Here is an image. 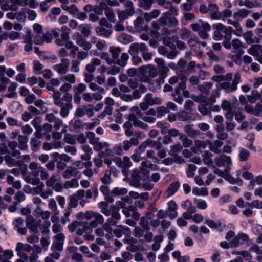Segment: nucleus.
Instances as JSON below:
<instances>
[{"label": "nucleus", "mask_w": 262, "mask_h": 262, "mask_svg": "<svg viewBox=\"0 0 262 262\" xmlns=\"http://www.w3.org/2000/svg\"><path fill=\"white\" fill-rule=\"evenodd\" d=\"M76 217L78 220H92L90 223L93 228H96L98 225L102 224L104 221V219L101 214L93 211L79 212L77 214Z\"/></svg>", "instance_id": "obj_1"}, {"label": "nucleus", "mask_w": 262, "mask_h": 262, "mask_svg": "<svg viewBox=\"0 0 262 262\" xmlns=\"http://www.w3.org/2000/svg\"><path fill=\"white\" fill-rule=\"evenodd\" d=\"M241 81V74L239 73H236L234 75L232 82L223 81L219 84L218 88L224 90L227 94L232 93L237 90V85Z\"/></svg>", "instance_id": "obj_2"}, {"label": "nucleus", "mask_w": 262, "mask_h": 262, "mask_svg": "<svg viewBox=\"0 0 262 262\" xmlns=\"http://www.w3.org/2000/svg\"><path fill=\"white\" fill-rule=\"evenodd\" d=\"M191 27L194 31H198L199 36L203 39L207 38L208 32L211 30V26L208 23L199 22L191 24Z\"/></svg>", "instance_id": "obj_3"}, {"label": "nucleus", "mask_w": 262, "mask_h": 262, "mask_svg": "<svg viewBox=\"0 0 262 262\" xmlns=\"http://www.w3.org/2000/svg\"><path fill=\"white\" fill-rule=\"evenodd\" d=\"M128 118V121L125 122L123 124V127L125 129L131 128L133 125L143 129L148 128V125L146 123L138 120L137 117L133 114H129Z\"/></svg>", "instance_id": "obj_4"}, {"label": "nucleus", "mask_w": 262, "mask_h": 262, "mask_svg": "<svg viewBox=\"0 0 262 262\" xmlns=\"http://www.w3.org/2000/svg\"><path fill=\"white\" fill-rule=\"evenodd\" d=\"M32 249V247L30 245L18 242L17 243L15 251L18 256L27 259L28 256L25 252L30 251Z\"/></svg>", "instance_id": "obj_5"}, {"label": "nucleus", "mask_w": 262, "mask_h": 262, "mask_svg": "<svg viewBox=\"0 0 262 262\" xmlns=\"http://www.w3.org/2000/svg\"><path fill=\"white\" fill-rule=\"evenodd\" d=\"M66 236L62 233H59L54 237V241L52 245L53 250L62 251L63 250Z\"/></svg>", "instance_id": "obj_6"}, {"label": "nucleus", "mask_w": 262, "mask_h": 262, "mask_svg": "<svg viewBox=\"0 0 262 262\" xmlns=\"http://www.w3.org/2000/svg\"><path fill=\"white\" fill-rule=\"evenodd\" d=\"M70 61L67 58H62L61 62L53 66V70L59 74H66L69 68Z\"/></svg>", "instance_id": "obj_7"}, {"label": "nucleus", "mask_w": 262, "mask_h": 262, "mask_svg": "<svg viewBox=\"0 0 262 262\" xmlns=\"http://www.w3.org/2000/svg\"><path fill=\"white\" fill-rule=\"evenodd\" d=\"M52 39V35L49 32L36 34L34 38V42L37 45H42L45 42H50Z\"/></svg>", "instance_id": "obj_8"}, {"label": "nucleus", "mask_w": 262, "mask_h": 262, "mask_svg": "<svg viewBox=\"0 0 262 262\" xmlns=\"http://www.w3.org/2000/svg\"><path fill=\"white\" fill-rule=\"evenodd\" d=\"M73 38L76 39L77 45L82 47L84 50L89 51L92 48L91 43L83 38L79 33H74Z\"/></svg>", "instance_id": "obj_9"}, {"label": "nucleus", "mask_w": 262, "mask_h": 262, "mask_svg": "<svg viewBox=\"0 0 262 262\" xmlns=\"http://www.w3.org/2000/svg\"><path fill=\"white\" fill-rule=\"evenodd\" d=\"M145 50H147V47L144 43L137 42L130 45L128 52L131 55H137Z\"/></svg>", "instance_id": "obj_10"}, {"label": "nucleus", "mask_w": 262, "mask_h": 262, "mask_svg": "<svg viewBox=\"0 0 262 262\" xmlns=\"http://www.w3.org/2000/svg\"><path fill=\"white\" fill-rule=\"evenodd\" d=\"M12 224L14 226V229L19 234L25 235L27 234V229L26 227H23L24 220L21 217H18L14 219Z\"/></svg>", "instance_id": "obj_11"}, {"label": "nucleus", "mask_w": 262, "mask_h": 262, "mask_svg": "<svg viewBox=\"0 0 262 262\" xmlns=\"http://www.w3.org/2000/svg\"><path fill=\"white\" fill-rule=\"evenodd\" d=\"M114 234L118 238H121L123 235L126 236H129L131 235V230L128 227L119 225L117 226V228L113 231Z\"/></svg>", "instance_id": "obj_12"}, {"label": "nucleus", "mask_w": 262, "mask_h": 262, "mask_svg": "<svg viewBox=\"0 0 262 262\" xmlns=\"http://www.w3.org/2000/svg\"><path fill=\"white\" fill-rule=\"evenodd\" d=\"M95 150L97 151H101L102 152L100 154L105 155L108 156H113L114 152L113 150H112L110 149L109 144L107 142L102 143L101 144H98L96 146Z\"/></svg>", "instance_id": "obj_13"}, {"label": "nucleus", "mask_w": 262, "mask_h": 262, "mask_svg": "<svg viewBox=\"0 0 262 262\" xmlns=\"http://www.w3.org/2000/svg\"><path fill=\"white\" fill-rule=\"evenodd\" d=\"M155 61L158 65V68L159 69L162 78L166 77V74L169 71V67L165 64L163 59L156 58L155 59Z\"/></svg>", "instance_id": "obj_14"}, {"label": "nucleus", "mask_w": 262, "mask_h": 262, "mask_svg": "<svg viewBox=\"0 0 262 262\" xmlns=\"http://www.w3.org/2000/svg\"><path fill=\"white\" fill-rule=\"evenodd\" d=\"M168 209L166 214L170 218L174 219L178 215V206L176 203L173 201H170L168 203Z\"/></svg>", "instance_id": "obj_15"}, {"label": "nucleus", "mask_w": 262, "mask_h": 262, "mask_svg": "<svg viewBox=\"0 0 262 262\" xmlns=\"http://www.w3.org/2000/svg\"><path fill=\"white\" fill-rule=\"evenodd\" d=\"M41 220L36 221L33 217H31L28 220L26 226L33 233H37L38 232V228L41 225Z\"/></svg>", "instance_id": "obj_16"}, {"label": "nucleus", "mask_w": 262, "mask_h": 262, "mask_svg": "<svg viewBox=\"0 0 262 262\" xmlns=\"http://www.w3.org/2000/svg\"><path fill=\"white\" fill-rule=\"evenodd\" d=\"M245 110L248 113H251L255 116H259L262 113V104L257 103L254 107L250 104H246L245 106Z\"/></svg>", "instance_id": "obj_17"}, {"label": "nucleus", "mask_w": 262, "mask_h": 262, "mask_svg": "<svg viewBox=\"0 0 262 262\" xmlns=\"http://www.w3.org/2000/svg\"><path fill=\"white\" fill-rule=\"evenodd\" d=\"M208 11L212 19L219 20L222 18V13L219 11V8L216 4H211L208 6Z\"/></svg>", "instance_id": "obj_18"}, {"label": "nucleus", "mask_w": 262, "mask_h": 262, "mask_svg": "<svg viewBox=\"0 0 262 262\" xmlns=\"http://www.w3.org/2000/svg\"><path fill=\"white\" fill-rule=\"evenodd\" d=\"M234 30L233 28L231 27H229L228 28L226 27L225 29V36L224 37V40L222 42L223 46L224 47L228 50L231 49V44L230 40L231 38V34L233 32Z\"/></svg>", "instance_id": "obj_19"}, {"label": "nucleus", "mask_w": 262, "mask_h": 262, "mask_svg": "<svg viewBox=\"0 0 262 262\" xmlns=\"http://www.w3.org/2000/svg\"><path fill=\"white\" fill-rule=\"evenodd\" d=\"M83 224L81 226L82 228H78L76 230V234L79 236L82 235L84 233L91 234L93 232V228H94L91 223L89 222H83Z\"/></svg>", "instance_id": "obj_20"}, {"label": "nucleus", "mask_w": 262, "mask_h": 262, "mask_svg": "<svg viewBox=\"0 0 262 262\" xmlns=\"http://www.w3.org/2000/svg\"><path fill=\"white\" fill-rule=\"evenodd\" d=\"M141 177L139 170L137 169H134L132 173L130 184L132 186L139 187L140 185Z\"/></svg>", "instance_id": "obj_21"}, {"label": "nucleus", "mask_w": 262, "mask_h": 262, "mask_svg": "<svg viewBox=\"0 0 262 262\" xmlns=\"http://www.w3.org/2000/svg\"><path fill=\"white\" fill-rule=\"evenodd\" d=\"M214 162L219 167L225 166L226 164H230L232 162L230 157L225 155H222L214 159Z\"/></svg>", "instance_id": "obj_22"}, {"label": "nucleus", "mask_w": 262, "mask_h": 262, "mask_svg": "<svg viewBox=\"0 0 262 262\" xmlns=\"http://www.w3.org/2000/svg\"><path fill=\"white\" fill-rule=\"evenodd\" d=\"M231 48L232 47V51L234 53L241 54L243 52V45L242 42L238 39L235 38L232 40Z\"/></svg>", "instance_id": "obj_23"}, {"label": "nucleus", "mask_w": 262, "mask_h": 262, "mask_svg": "<svg viewBox=\"0 0 262 262\" xmlns=\"http://www.w3.org/2000/svg\"><path fill=\"white\" fill-rule=\"evenodd\" d=\"M167 17L168 13H164L163 16L161 17L156 22H154L152 23V27L156 31L159 30L161 27H164L167 25Z\"/></svg>", "instance_id": "obj_24"}, {"label": "nucleus", "mask_w": 262, "mask_h": 262, "mask_svg": "<svg viewBox=\"0 0 262 262\" xmlns=\"http://www.w3.org/2000/svg\"><path fill=\"white\" fill-rule=\"evenodd\" d=\"M206 146L205 142L196 140L194 141V145L192 147L191 150L195 154H201L202 152V150L206 148Z\"/></svg>", "instance_id": "obj_25"}, {"label": "nucleus", "mask_w": 262, "mask_h": 262, "mask_svg": "<svg viewBox=\"0 0 262 262\" xmlns=\"http://www.w3.org/2000/svg\"><path fill=\"white\" fill-rule=\"evenodd\" d=\"M135 12L134 8H129L126 9L125 11H119L118 13L119 19L120 21H123L128 18V16H132Z\"/></svg>", "instance_id": "obj_26"}, {"label": "nucleus", "mask_w": 262, "mask_h": 262, "mask_svg": "<svg viewBox=\"0 0 262 262\" xmlns=\"http://www.w3.org/2000/svg\"><path fill=\"white\" fill-rule=\"evenodd\" d=\"M144 100L150 105L160 104L162 103V100L160 97H154L152 94L150 93L146 95Z\"/></svg>", "instance_id": "obj_27"}, {"label": "nucleus", "mask_w": 262, "mask_h": 262, "mask_svg": "<svg viewBox=\"0 0 262 262\" xmlns=\"http://www.w3.org/2000/svg\"><path fill=\"white\" fill-rule=\"evenodd\" d=\"M193 124L187 125L184 126V130L187 135L191 138H195L200 134L199 130L193 128Z\"/></svg>", "instance_id": "obj_28"}, {"label": "nucleus", "mask_w": 262, "mask_h": 262, "mask_svg": "<svg viewBox=\"0 0 262 262\" xmlns=\"http://www.w3.org/2000/svg\"><path fill=\"white\" fill-rule=\"evenodd\" d=\"M248 53L256 58L262 54V47L259 45H253L248 49Z\"/></svg>", "instance_id": "obj_29"}, {"label": "nucleus", "mask_w": 262, "mask_h": 262, "mask_svg": "<svg viewBox=\"0 0 262 262\" xmlns=\"http://www.w3.org/2000/svg\"><path fill=\"white\" fill-rule=\"evenodd\" d=\"M29 168L31 171V175L33 177L36 178L39 176L40 170L42 167L38 166V164L36 162H32L30 163Z\"/></svg>", "instance_id": "obj_30"}, {"label": "nucleus", "mask_w": 262, "mask_h": 262, "mask_svg": "<svg viewBox=\"0 0 262 262\" xmlns=\"http://www.w3.org/2000/svg\"><path fill=\"white\" fill-rule=\"evenodd\" d=\"M180 187V183L178 182H172L169 187L167 188V191L165 193V195L166 197H170L174 194L176 191L178 190Z\"/></svg>", "instance_id": "obj_31"}, {"label": "nucleus", "mask_w": 262, "mask_h": 262, "mask_svg": "<svg viewBox=\"0 0 262 262\" xmlns=\"http://www.w3.org/2000/svg\"><path fill=\"white\" fill-rule=\"evenodd\" d=\"M224 178L232 184H237L241 186L243 184L242 180L240 178H234L227 171L224 174Z\"/></svg>", "instance_id": "obj_32"}, {"label": "nucleus", "mask_w": 262, "mask_h": 262, "mask_svg": "<svg viewBox=\"0 0 262 262\" xmlns=\"http://www.w3.org/2000/svg\"><path fill=\"white\" fill-rule=\"evenodd\" d=\"M86 136L89 140L90 144L93 145L94 149L95 150L96 146L98 144H101L102 142L99 141V139L97 138L95 134L91 132H89L86 133Z\"/></svg>", "instance_id": "obj_33"}, {"label": "nucleus", "mask_w": 262, "mask_h": 262, "mask_svg": "<svg viewBox=\"0 0 262 262\" xmlns=\"http://www.w3.org/2000/svg\"><path fill=\"white\" fill-rule=\"evenodd\" d=\"M181 206L190 213H194L196 212V207L193 205L192 203L189 200L183 201Z\"/></svg>", "instance_id": "obj_34"}, {"label": "nucleus", "mask_w": 262, "mask_h": 262, "mask_svg": "<svg viewBox=\"0 0 262 262\" xmlns=\"http://www.w3.org/2000/svg\"><path fill=\"white\" fill-rule=\"evenodd\" d=\"M18 147L21 150H26L28 147V138L27 136L21 135L17 139Z\"/></svg>", "instance_id": "obj_35"}, {"label": "nucleus", "mask_w": 262, "mask_h": 262, "mask_svg": "<svg viewBox=\"0 0 262 262\" xmlns=\"http://www.w3.org/2000/svg\"><path fill=\"white\" fill-rule=\"evenodd\" d=\"M212 87V83L209 82H206L203 83L202 84H199L198 88L201 93L208 95L209 94L210 90Z\"/></svg>", "instance_id": "obj_36"}, {"label": "nucleus", "mask_w": 262, "mask_h": 262, "mask_svg": "<svg viewBox=\"0 0 262 262\" xmlns=\"http://www.w3.org/2000/svg\"><path fill=\"white\" fill-rule=\"evenodd\" d=\"M14 255L13 252L11 250H5L3 254L0 255V262H11L10 259Z\"/></svg>", "instance_id": "obj_37"}, {"label": "nucleus", "mask_w": 262, "mask_h": 262, "mask_svg": "<svg viewBox=\"0 0 262 262\" xmlns=\"http://www.w3.org/2000/svg\"><path fill=\"white\" fill-rule=\"evenodd\" d=\"M59 79L62 82H67L71 84H74L76 81V76L71 73L61 76Z\"/></svg>", "instance_id": "obj_38"}, {"label": "nucleus", "mask_w": 262, "mask_h": 262, "mask_svg": "<svg viewBox=\"0 0 262 262\" xmlns=\"http://www.w3.org/2000/svg\"><path fill=\"white\" fill-rule=\"evenodd\" d=\"M60 107V114L62 117L66 118L69 115L70 110L72 108L73 105L72 103H66L64 104H63V103H62V105Z\"/></svg>", "instance_id": "obj_39"}, {"label": "nucleus", "mask_w": 262, "mask_h": 262, "mask_svg": "<svg viewBox=\"0 0 262 262\" xmlns=\"http://www.w3.org/2000/svg\"><path fill=\"white\" fill-rule=\"evenodd\" d=\"M79 172L73 168L72 166L69 167L62 174L63 178L69 179L72 177H76L79 174Z\"/></svg>", "instance_id": "obj_40"}, {"label": "nucleus", "mask_w": 262, "mask_h": 262, "mask_svg": "<svg viewBox=\"0 0 262 262\" xmlns=\"http://www.w3.org/2000/svg\"><path fill=\"white\" fill-rule=\"evenodd\" d=\"M249 12L245 9H242L234 13L233 17L236 20L239 21L246 18L249 15Z\"/></svg>", "instance_id": "obj_41"}, {"label": "nucleus", "mask_w": 262, "mask_h": 262, "mask_svg": "<svg viewBox=\"0 0 262 262\" xmlns=\"http://www.w3.org/2000/svg\"><path fill=\"white\" fill-rule=\"evenodd\" d=\"M223 144V142L220 140H215L214 142L209 144V148L213 152L219 154L221 152L220 147Z\"/></svg>", "instance_id": "obj_42"}, {"label": "nucleus", "mask_w": 262, "mask_h": 262, "mask_svg": "<svg viewBox=\"0 0 262 262\" xmlns=\"http://www.w3.org/2000/svg\"><path fill=\"white\" fill-rule=\"evenodd\" d=\"M7 182L8 184L12 185L14 188L17 189H20L21 188V183L20 181L14 180L13 176L9 175L7 177Z\"/></svg>", "instance_id": "obj_43"}, {"label": "nucleus", "mask_w": 262, "mask_h": 262, "mask_svg": "<svg viewBox=\"0 0 262 262\" xmlns=\"http://www.w3.org/2000/svg\"><path fill=\"white\" fill-rule=\"evenodd\" d=\"M146 66H143L140 67L139 68L140 77L143 82H149L150 79H149V75L147 71H146Z\"/></svg>", "instance_id": "obj_44"}, {"label": "nucleus", "mask_w": 262, "mask_h": 262, "mask_svg": "<svg viewBox=\"0 0 262 262\" xmlns=\"http://www.w3.org/2000/svg\"><path fill=\"white\" fill-rule=\"evenodd\" d=\"M144 20V18L142 16H139L137 18L135 26V28L138 31L141 32L147 28V26H145L144 27L143 26Z\"/></svg>", "instance_id": "obj_45"}, {"label": "nucleus", "mask_w": 262, "mask_h": 262, "mask_svg": "<svg viewBox=\"0 0 262 262\" xmlns=\"http://www.w3.org/2000/svg\"><path fill=\"white\" fill-rule=\"evenodd\" d=\"M26 181L28 183L32 184L33 185H36L38 186L37 189H43L44 188V184L42 182H41L39 179L38 177L35 178V179H30V178H25Z\"/></svg>", "instance_id": "obj_46"}, {"label": "nucleus", "mask_w": 262, "mask_h": 262, "mask_svg": "<svg viewBox=\"0 0 262 262\" xmlns=\"http://www.w3.org/2000/svg\"><path fill=\"white\" fill-rule=\"evenodd\" d=\"M144 151V149L140 145L138 146L135 149L134 154L132 156V158L134 161L136 162H139L141 160V154Z\"/></svg>", "instance_id": "obj_47"}, {"label": "nucleus", "mask_w": 262, "mask_h": 262, "mask_svg": "<svg viewBox=\"0 0 262 262\" xmlns=\"http://www.w3.org/2000/svg\"><path fill=\"white\" fill-rule=\"evenodd\" d=\"M132 165L130 158L127 156H124L122 159H120L118 162V166L122 168H129Z\"/></svg>", "instance_id": "obj_48"}, {"label": "nucleus", "mask_w": 262, "mask_h": 262, "mask_svg": "<svg viewBox=\"0 0 262 262\" xmlns=\"http://www.w3.org/2000/svg\"><path fill=\"white\" fill-rule=\"evenodd\" d=\"M250 153L249 150L245 148H242L239 150L238 156L241 162H245L248 160Z\"/></svg>", "instance_id": "obj_49"}, {"label": "nucleus", "mask_w": 262, "mask_h": 262, "mask_svg": "<svg viewBox=\"0 0 262 262\" xmlns=\"http://www.w3.org/2000/svg\"><path fill=\"white\" fill-rule=\"evenodd\" d=\"M61 93L59 91H55L52 95L54 99V103L55 105L61 106L62 105Z\"/></svg>", "instance_id": "obj_50"}, {"label": "nucleus", "mask_w": 262, "mask_h": 262, "mask_svg": "<svg viewBox=\"0 0 262 262\" xmlns=\"http://www.w3.org/2000/svg\"><path fill=\"white\" fill-rule=\"evenodd\" d=\"M48 202L49 208L52 211L54 214L58 215L59 214V211L58 210L56 200L52 198L49 200Z\"/></svg>", "instance_id": "obj_51"}, {"label": "nucleus", "mask_w": 262, "mask_h": 262, "mask_svg": "<svg viewBox=\"0 0 262 262\" xmlns=\"http://www.w3.org/2000/svg\"><path fill=\"white\" fill-rule=\"evenodd\" d=\"M139 7L144 10H149L154 3V0H138Z\"/></svg>", "instance_id": "obj_52"}, {"label": "nucleus", "mask_w": 262, "mask_h": 262, "mask_svg": "<svg viewBox=\"0 0 262 262\" xmlns=\"http://www.w3.org/2000/svg\"><path fill=\"white\" fill-rule=\"evenodd\" d=\"M17 86V84L16 83H11L10 85L8 88V91L10 93L7 94L6 96L10 98L15 97L17 95V93L15 92Z\"/></svg>", "instance_id": "obj_53"}, {"label": "nucleus", "mask_w": 262, "mask_h": 262, "mask_svg": "<svg viewBox=\"0 0 262 262\" xmlns=\"http://www.w3.org/2000/svg\"><path fill=\"white\" fill-rule=\"evenodd\" d=\"M192 193L195 195H203V196H206L208 194V191L207 190V189L205 187L202 188H198V187H194L192 189Z\"/></svg>", "instance_id": "obj_54"}, {"label": "nucleus", "mask_w": 262, "mask_h": 262, "mask_svg": "<svg viewBox=\"0 0 262 262\" xmlns=\"http://www.w3.org/2000/svg\"><path fill=\"white\" fill-rule=\"evenodd\" d=\"M96 31L98 35L103 36L107 38L112 33L111 31L101 27H97L96 29Z\"/></svg>", "instance_id": "obj_55"}, {"label": "nucleus", "mask_w": 262, "mask_h": 262, "mask_svg": "<svg viewBox=\"0 0 262 262\" xmlns=\"http://www.w3.org/2000/svg\"><path fill=\"white\" fill-rule=\"evenodd\" d=\"M83 222H79L78 221H74L68 225V229L70 232L73 233L78 228H80V226L83 225Z\"/></svg>", "instance_id": "obj_56"}, {"label": "nucleus", "mask_w": 262, "mask_h": 262, "mask_svg": "<svg viewBox=\"0 0 262 262\" xmlns=\"http://www.w3.org/2000/svg\"><path fill=\"white\" fill-rule=\"evenodd\" d=\"M79 186L78 180L76 179H72L70 181H67L64 184V187L66 189L71 188H77Z\"/></svg>", "instance_id": "obj_57"}, {"label": "nucleus", "mask_w": 262, "mask_h": 262, "mask_svg": "<svg viewBox=\"0 0 262 262\" xmlns=\"http://www.w3.org/2000/svg\"><path fill=\"white\" fill-rule=\"evenodd\" d=\"M109 51L111 54L112 57L114 59H117L118 58V57L121 52V49L119 47L111 46L109 48Z\"/></svg>", "instance_id": "obj_58"}, {"label": "nucleus", "mask_w": 262, "mask_h": 262, "mask_svg": "<svg viewBox=\"0 0 262 262\" xmlns=\"http://www.w3.org/2000/svg\"><path fill=\"white\" fill-rule=\"evenodd\" d=\"M79 28L81 31V33L84 36H88L91 33V27L86 24H83L79 25Z\"/></svg>", "instance_id": "obj_59"}, {"label": "nucleus", "mask_w": 262, "mask_h": 262, "mask_svg": "<svg viewBox=\"0 0 262 262\" xmlns=\"http://www.w3.org/2000/svg\"><path fill=\"white\" fill-rule=\"evenodd\" d=\"M173 100L177 103L182 104L183 102V98L181 96V92L179 90H175L172 94Z\"/></svg>", "instance_id": "obj_60"}, {"label": "nucleus", "mask_w": 262, "mask_h": 262, "mask_svg": "<svg viewBox=\"0 0 262 262\" xmlns=\"http://www.w3.org/2000/svg\"><path fill=\"white\" fill-rule=\"evenodd\" d=\"M129 59V55L127 53H123L121 54V57L117 61V64L121 67H125Z\"/></svg>", "instance_id": "obj_61"}, {"label": "nucleus", "mask_w": 262, "mask_h": 262, "mask_svg": "<svg viewBox=\"0 0 262 262\" xmlns=\"http://www.w3.org/2000/svg\"><path fill=\"white\" fill-rule=\"evenodd\" d=\"M180 139L182 142L183 146L184 147H189L192 144V141L189 139L185 134H182L181 135Z\"/></svg>", "instance_id": "obj_62"}, {"label": "nucleus", "mask_w": 262, "mask_h": 262, "mask_svg": "<svg viewBox=\"0 0 262 262\" xmlns=\"http://www.w3.org/2000/svg\"><path fill=\"white\" fill-rule=\"evenodd\" d=\"M146 71H147L149 75V79L156 77L157 76L158 72L157 69L151 65L146 66Z\"/></svg>", "instance_id": "obj_63"}, {"label": "nucleus", "mask_w": 262, "mask_h": 262, "mask_svg": "<svg viewBox=\"0 0 262 262\" xmlns=\"http://www.w3.org/2000/svg\"><path fill=\"white\" fill-rule=\"evenodd\" d=\"M43 66L38 60H34L33 61V69L35 73L40 74L42 73Z\"/></svg>", "instance_id": "obj_64"}]
</instances>
